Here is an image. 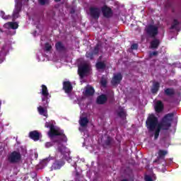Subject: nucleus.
I'll return each instance as SVG.
<instances>
[{"mask_svg": "<svg viewBox=\"0 0 181 181\" xmlns=\"http://www.w3.org/2000/svg\"><path fill=\"white\" fill-rule=\"evenodd\" d=\"M173 117H175V113H168L162 118L161 122L159 123V119L155 115L151 114L148 115L146 121V125L148 132H153L154 131V139L159 138V134H160L162 129L168 131L172 127Z\"/></svg>", "mask_w": 181, "mask_h": 181, "instance_id": "f257e3e1", "label": "nucleus"}, {"mask_svg": "<svg viewBox=\"0 0 181 181\" xmlns=\"http://www.w3.org/2000/svg\"><path fill=\"white\" fill-rule=\"evenodd\" d=\"M54 144H57L58 146V151L60 153H64L66 151V146L62 144V142H67V136L64 134V131L62 132V134L57 135L51 139Z\"/></svg>", "mask_w": 181, "mask_h": 181, "instance_id": "f03ea898", "label": "nucleus"}, {"mask_svg": "<svg viewBox=\"0 0 181 181\" xmlns=\"http://www.w3.org/2000/svg\"><path fill=\"white\" fill-rule=\"evenodd\" d=\"M145 32L148 37L155 39L159 35V28L155 25L150 24L145 28Z\"/></svg>", "mask_w": 181, "mask_h": 181, "instance_id": "7ed1b4c3", "label": "nucleus"}, {"mask_svg": "<svg viewBox=\"0 0 181 181\" xmlns=\"http://www.w3.org/2000/svg\"><path fill=\"white\" fill-rule=\"evenodd\" d=\"M45 127L46 128H49V131L48 132V135L52 139V138H54L57 135H63V130H57L54 127V124H49V122L45 123Z\"/></svg>", "mask_w": 181, "mask_h": 181, "instance_id": "20e7f679", "label": "nucleus"}, {"mask_svg": "<svg viewBox=\"0 0 181 181\" xmlns=\"http://www.w3.org/2000/svg\"><path fill=\"white\" fill-rule=\"evenodd\" d=\"M8 160L10 163H19L22 160V155L18 151H13L8 156Z\"/></svg>", "mask_w": 181, "mask_h": 181, "instance_id": "39448f33", "label": "nucleus"}, {"mask_svg": "<svg viewBox=\"0 0 181 181\" xmlns=\"http://www.w3.org/2000/svg\"><path fill=\"white\" fill-rule=\"evenodd\" d=\"M168 155V151L166 150H159L158 153L157 158L154 160L156 163H161L163 166L166 165V160L165 157Z\"/></svg>", "mask_w": 181, "mask_h": 181, "instance_id": "423d86ee", "label": "nucleus"}, {"mask_svg": "<svg viewBox=\"0 0 181 181\" xmlns=\"http://www.w3.org/2000/svg\"><path fill=\"white\" fill-rule=\"evenodd\" d=\"M22 1L20 0H16L15 8L13 11V19H18L19 18V13H21V11H22Z\"/></svg>", "mask_w": 181, "mask_h": 181, "instance_id": "0eeeda50", "label": "nucleus"}, {"mask_svg": "<svg viewBox=\"0 0 181 181\" xmlns=\"http://www.w3.org/2000/svg\"><path fill=\"white\" fill-rule=\"evenodd\" d=\"M90 16L93 19H99L100 15H101V10L98 7H90L89 8Z\"/></svg>", "mask_w": 181, "mask_h": 181, "instance_id": "6e6552de", "label": "nucleus"}, {"mask_svg": "<svg viewBox=\"0 0 181 181\" xmlns=\"http://www.w3.org/2000/svg\"><path fill=\"white\" fill-rule=\"evenodd\" d=\"M28 136L35 142H37L42 138V134L37 130H34L29 132Z\"/></svg>", "mask_w": 181, "mask_h": 181, "instance_id": "1a4fd4ad", "label": "nucleus"}, {"mask_svg": "<svg viewBox=\"0 0 181 181\" xmlns=\"http://www.w3.org/2000/svg\"><path fill=\"white\" fill-rule=\"evenodd\" d=\"M101 11L104 18H111L114 13H112V9H111V8L107 7L105 5L101 8Z\"/></svg>", "mask_w": 181, "mask_h": 181, "instance_id": "9d476101", "label": "nucleus"}, {"mask_svg": "<svg viewBox=\"0 0 181 181\" xmlns=\"http://www.w3.org/2000/svg\"><path fill=\"white\" fill-rule=\"evenodd\" d=\"M122 81V74L117 73L113 76L111 80L112 86H118Z\"/></svg>", "mask_w": 181, "mask_h": 181, "instance_id": "9b49d317", "label": "nucleus"}, {"mask_svg": "<svg viewBox=\"0 0 181 181\" xmlns=\"http://www.w3.org/2000/svg\"><path fill=\"white\" fill-rule=\"evenodd\" d=\"M64 93L66 94H71L73 91V85L71 84V82L69 81H65L63 82V88Z\"/></svg>", "mask_w": 181, "mask_h": 181, "instance_id": "f8f14e48", "label": "nucleus"}, {"mask_svg": "<svg viewBox=\"0 0 181 181\" xmlns=\"http://www.w3.org/2000/svg\"><path fill=\"white\" fill-rule=\"evenodd\" d=\"M87 73H88V65L85 64L78 66V74L80 77H84Z\"/></svg>", "mask_w": 181, "mask_h": 181, "instance_id": "ddd939ff", "label": "nucleus"}, {"mask_svg": "<svg viewBox=\"0 0 181 181\" xmlns=\"http://www.w3.org/2000/svg\"><path fill=\"white\" fill-rule=\"evenodd\" d=\"M55 49L59 53H66L67 52V47L60 41L56 42Z\"/></svg>", "mask_w": 181, "mask_h": 181, "instance_id": "4468645a", "label": "nucleus"}, {"mask_svg": "<svg viewBox=\"0 0 181 181\" xmlns=\"http://www.w3.org/2000/svg\"><path fill=\"white\" fill-rule=\"evenodd\" d=\"M62 166H64V160H56L52 165V170H57V169H60Z\"/></svg>", "mask_w": 181, "mask_h": 181, "instance_id": "2eb2a0df", "label": "nucleus"}, {"mask_svg": "<svg viewBox=\"0 0 181 181\" xmlns=\"http://www.w3.org/2000/svg\"><path fill=\"white\" fill-rule=\"evenodd\" d=\"M176 94V92L175 91V88H167L164 89V95L167 97H169V98H173Z\"/></svg>", "mask_w": 181, "mask_h": 181, "instance_id": "dca6fc26", "label": "nucleus"}, {"mask_svg": "<svg viewBox=\"0 0 181 181\" xmlns=\"http://www.w3.org/2000/svg\"><path fill=\"white\" fill-rule=\"evenodd\" d=\"M4 27L6 29H18L19 28V24L16 22H8L4 24Z\"/></svg>", "mask_w": 181, "mask_h": 181, "instance_id": "f3484780", "label": "nucleus"}, {"mask_svg": "<svg viewBox=\"0 0 181 181\" xmlns=\"http://www.w3.org/2000/svg\"><path fill=\"white\" fill-rule=\"evenodd\" d=\"M108 98L105 94H102L97 98V103L100 105L105 104Z\"/></svg>", "mask_w": 181, "mask_h": 181, "instance_id": "a211bd4d", "label": "nucleus"}, {"mask_svg": "<svg viewBox=\"0 0 181 181\" xmlns=\"http://www.w3.org/2000/svg\"><path fill=\"white\" fill-rule=\"evenodd\" d=\"M41 88L40 94L42 95V97H52L50 93H49V90L47 89V86H46V85H42Z\"/></svg>", "mask_w": 181, "mask_h": 181, "instance_id": "6ab92c4d", "label": "nucleus"}, {"mask_svg": "<svg viewBox=\"0 0 181 181\" xmlns=\"http://www.w3.org/2000/svg\"><path fill=\"white\" fill-rule=\"evenodd\" d=\"M155 111L156 112L158 113L162 112V111H163V103H162V101H157L155 105Z\"/></svg>", "mask_w": 181, "mask_h": 181, "instance_id": "aec40b11", "label": "nucleus"}, {"mask_svg": "<svg viewBox=\"0 0 181 181\" xmlns=\"http://www.w3.org/2000/svg\"><path fill=\"white\" fill-rule=\"evenodd\" d=\"M88 122H90V120H88V118L87 117H81L79 119V124L82 128H86L87 125H88Z\"/></svg>", "mask_w": 181, "mask_h": 181, "instance_id": "412c9836", "label": "nucleus"}, {"mask_svg": "<svg viewBox=\"0 0 181 181\" xmlns=\"http://www.w3.org/2000/svg\"><path fill=\"white\" fill-rule=\"evenodd\" d=\"M159 88H160V83H159V82H154L151 88L152 94H156V93L159 91Z\"/></svg>", "mask_w": 181, "mask_h": 181, "instance_id": "4be33fe9", "label": "nucleus"}, {"mask_svg": "<svg viewBox=\"0 0 181 181\" xmlns=\"http://www.w3.org/2000/svg\"><path fill=\"white\" fill-rule=\"evenodd\" d=\"M160 45V41L158 39L155 38L151 42V47L153 49H158Z\"/></svg>", "mask_w": 181, "mask_h": 181, "instance_id": "5701e85b", "label": "nucleus"}, {"mask_svg": "<svg viewBox=\"0 0 181 181\" xmlns=\"http://www.w3.org/2000/svg\"><path fill=\"white\" fill-rule=\"evenodd\" d=\"M37 111L40 115L47 117V107L39 106L37 107Z\"/></svg>", "mask_w": 181, "mask_h": 181, "instance_id": "b1692460", "label": "nucleus"}, {"mask_svg": "<svg viewBox=\"0 0 181 181\" xmlns=\"http://www.w3.org/2000/svg\"><path fill=\"white\" fill-rule=\"evenodd\" d=\"M118 117L122 118V119H125L127 118V111L122 107H119V111L117 112Z\"/></svg>", "mask_w": 181, "mask_h": 181, "instance_id": "393cba45", "label": "nucleus"}, {"mask_svg": "<svg viewBox=\"0 0 181 181\" xmlns=\"http://www.w3.org/2000/svg\"><path fill=\"white\" fill-rule=\"evenodd\" d=\"M94 93H95L94 88L90 86V87L86 88V89L85 90V95L90 97L91 95H94Z\"/></svg>", "mask_w": 181, "mask_h": 181, "instance_id": "a878e982", "label": "nucleus"}, {"mask_svg": "<svg viewBox=\"0 0 181 181\" xmlns=\"http://www.w3.org/2000/svg\"><path fill=\"white\" fill-rule=\"evenodd\" d=\"M95 67L98 70H105L107 67V64L104 62H98L95 64Z\"/></svg>", "mask_w": 181, "mask_h": 181, "instance_id": "bb28decb", "label": "nucleus"}, {"mask_svg": "<svg viewBox=\"0 0 181 181\" xmlns=\"http://www.w3.org/2000/svg\"><path fill=\"white\" fill-rule=\"evenodd\" d=\"M50 97H52V96H42V105L45 108L49 107V98H50Z\"/></svg>", "mask_w": 181, "mask_h": 181, "instance_id": "cd10ccee", "label": "nucleus"}, {"mask_svg": "<svg viewBox=\"0 0 181 181\" xmlns=\"http://www.w3.org/2000/svg\"><path fill=\"white\" fill-rule=\"evenodd\" d=\"M180 25V22L177 19H174L170 27V30H173V29L177 30V26Z\"/></svg>", "mask_w": 181, "mask_h": 181, "instance_id": "c85d7f7f", "label": "nucleus"}, {"mask_svg": "<svg viewBox=\"0 0 181 181\" xmlns=\"http://www.w3.org/2000/svg\"><path fill=\"white\" fill-rule=\"evenodd\" d=\"M112 145V139L111 136H107V139L105 141V146H111Z\"/></svg>", "mask_w": 181, "mask_h": 181, "instance_id": "c756f323", "label": "nucleus"}, {"mask_svg": "<svg viewBox=\"0 0 181 181\" xmlns=\"http://www.w3.org/2000/svg\"><path fill=\"white\" fill-rule=\"evenodd\" d=\"M0 16H1V18H2V19H4L5 21H6L8 19H11V16H9V15L6 16L5 12L4 11H0Z\"/></svg>", "mask_w": 181, "mask_h": 181, "instance_id": "7c9ffc66", "label": "nucleus"}, {"mask_svg": "<svg viewBox=\"0 0 181 181\" xmlns=\"http://www.w3.org/2000/svg\"><path fill=\"white\" fill-rule=\"evenodd\" d=\"M100 52V45L97 44L95 47L94 49L92 52H93V54H98Z\"/></svg>", "mask_w": 181, "mask_h": 181, "instance_id": "2f4dec72", "label": "nucleus"}, {"mask_svg": "<svg viewBox=\"0 0 181 181\" xmlns=\"http://www.w3.org/2000/svg\"><path fill=\"white\" fill-rule=\"evenodd\" d=\"M45 48L46 52H50V50H52V45L49 44V42H46Z\"/></svg>", "mask_w": 181, "mask_h": 181, "instance_id": "473e14b6", "label": "nucleus"}, {"mask_svg": "<svg viewBox=\"0 0 181 181\" xmlns=\"http://www.w3.org/2000/svg\"><path fill=\"white\" fill-rule=\"evenodd\" d=\"M86 56L88 59H90V60H93V59H94L93 52H86Z\"/></svg>", "mask_w": 181, "mask_h": 181, "instance_id": "72a5a7b5", "label": "nucleus"}, {"mask_svg": "<svg viewBox=\"0 0 181 181\" xmlns=\"http://www.w3.org/2000/svg\"><path fill=\"white\" fill-rule=\"evenodd\" d=\"M107 79L102 78L100 80V84L103 87H107Z\"/></svg>", "mask_w": 181, "mask_h": 181, "instance_id": "f704fd0d", "label": "nucleus"}, {"mask_svg": "<svg viewBox=\"0 0 181 181\" xmlns=\"http://www.w3.org/2000/svg\"><path fill=\"white\" fill-rule=\"evenodd\" d=\"M158 54H159V52L158 51H154V52H150L148 56L150 59H152L153 56H158Z\"/></svg>", "mask_w": 181, "mask_h": 181, "instance_id": "c9c22d12", "label": "nucleus"}, {"mask_svg": "<svg viewBox=\"0 0 181 181\" xmlns=\"http://www.w3.org/2000/svg\"><path fill=\"white\" fill-rule=\"evenodd\" d=\"M49 0H38V3L40 5H42V6H45V4H47Z\"/></svg>", "mask_w": 181, "mask_h": 181, "instance_id": "e433bc0d", "label": "nucleus"}, {"mask_svg": "<svg viewBox=\"0 0 181 181\" xmlns=\"http://www.w3.org/2000/svg\"><path fill=\"white\" fill-rule=\"evenodd\" d=\"M132 50H137L138 49V44H132L131 46Z\"/></svg>", "mask_w": 181, "mask_h": 181, "instance_id": "4c0bfd02", "label": "nucleus"}, {"mask_svg": "<svg viewBox=\"0 0 181 181\" xmlns=\"http://www.w3.org/2000/svg\"><path fill=\"white\" fill-rule=\"evenodd\" d=\"M53 146V144L52 142L45 143V148H52Z\"/></svg>", "mask_w": 181, "mask_h": 181, "instance_id": "58836bf2", "label": "nucleus"}, {"mask_svg": "<svg viewBox=\"0 0 181 181\" xmlns=\"http://www.w3.org/2000/svg\"><path fill=\"white\" fill-rule=\"evenodd\" d=\"M144 179H145V181H153L152 180V177H151V176H149V175H146Z\"/></svg>", "mask_w": 181, "mask_h": 181, "instance_id": "ea45409f", "label": "nucleus"}, {"mask_svg": "<svg viewBox=\"0 0 181 181\" xmlns=\"http://www.w3.org/2000/svg\"><path fill=\"white\" fill-rule=\"evenodd\" d=\"M163 101H165L166 103H169V98H163Z\"/></svg>", "mask_w": 181, "mask_h": 181, "instance_id": "a19ab883", "label": "nucleus"}, {"mask_svg": "<svg viewBox=\"0 0 181 181\" xmlns=\"http://www.w3.org/2000/svg\"><path fill=\"white\" fill-rule=\"evenodd\" d=\"M110 101L112 103V101H114V96H110Z\"/></svg>", "mask_w": 181, "mask_h": 181, "instance_id": "79ce46f5", "label": "nucleus"}, {"mask_svg": "<svg viewBox=\"0 0 181 181\" xmlns=\"http://www.w3.org/2000/svg\"><path fill=\"white\" fill-rule=\"evenodd\" d=\"M55 2H60L62 0H54Z\"/></svg>", "mask_w": 181, "mask_h": 181, "instance_id": "37998d69", "label": "nucleus"}, {"mask_svg": "<svg viewBox=\"0 0 181 181\" xmlns=\"http://www.w3.org/2000/svg\"><path fill=\"white\" fill-rule=\"evenodd\" d=\"M0 32H3V31H2V29H1V28H0Z\"/></svg>", "mask_w": 181, "mask_h": 181, "instance_id": "c03bdc74", "label": "nucleus"}, {"mask_svg": "<svg viewBox=\"0 0 181 181\" xmlns=\"http://www.w3.org/2000/svg\"><path fill=\"white\" fill-rule=\"evenodd\" d=\"M131 175H127V177H130Z\"/></svg>", "mask_w": 181, "mask_h": 181, "instance_id": "a18cd8bd", "label": "nucleus"}]
</instances>
